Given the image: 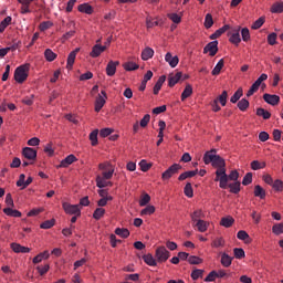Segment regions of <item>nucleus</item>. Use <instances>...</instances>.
I'll use <instances>...</instances> for the list:
<instances>
[{
	"label": "nucleus",
	"instance_id": "f257e3e1",
	"mask_svg": "<svg viewBox=\"0 0 283 283\" xmlns=\"http://www.w3.org/2000/svg\"><path fill=\"white\" fill-rule=\"evenodd\" d=\"M203 163L205 165H212L216 171V179L214 181L218 182L221 189H227V163L224 158L218 155V150L211 149L205 153L203 155Z\"/></svg>",
	"mask_w": 283,
	"mask_h": 283
},
{
	"label": "nucleus",
	"instance_id": "f03ea898",
	"mask_svg": "<svg viewBox=\"0 0 283 283\" xmlns=\"http://www.w3.org/2000/svg\"><path fill=\"white\" fill-rule=\"evenodd\" d=\"M30 72V64H22L18 66L14 71V81L17 83H25L28 81V74Z\"/></svg>",
	"mask_w": 283,
	"mask_h": 283
},
{
	"label": "nucleus",
	"instance_id": "7ed1b4c3",
	"mask_svg": "<svg viewBox=\"0 0 283 283\" xmlns=\"http://www.w3.org/2000/svg\"><path fill=\"white\" fill-rule=\"evenodd\" d=\"M155 258L159 263L167 262L169 258H171V253L168 251L167 248L161 245L156 249Z\"/></svg>",
	"mask_w": 283,
	"mask_h": 283
},
{
	"label": "nucleus",
	"instance_id": "20e7f679",
	"mask_svg": "<svg viewBox=\"0 0 283 283\" xmlns=\"http://www.w3.org/2000/svg\"><path fill=\"white\" fill-rule=\"evenodd\" d=\"M266 78H269V75H266V73H262L258 80L251 85L250 90L247 93V96H253L255 92H258L260 90V86L262 85V83H264V81H266Z\"/></svg>",
	"mask_w": 283,
	"mask_h": 283
},
{
	"label": "nucleus",
	"instance_id": "39448f33",
	"mask_svg": "<svg viewBox=\"0 0 283 283\" xmlns=\"http://www.w3.org/2000/svg\"><path fill=\"white\" fill-rule=\"evenodd\" d=\"M180 169H182V166H180V164L171 165L165 172H163L161 179L169 180L171 177L176 176V174H178Z\"/></svg>",
	"mask_w": 283,
	"mask_h": 283
},
{
	"label": "nucleus",
	"instance_id": "423d86ee",
	"mask_svg": "<svg viewBox=\"0 0 283 283\" xmlns=\"http://www.w3.org/2000/svg\"><path fill=\"white\" fill-rule=\"evenodd\" d=\"M62 207L65 213H67L69 216H81V208L78 207V205L63 202Z\"/></svg>",
	"mask_w": 283,
	"mask_h": 283
},
{
	"label": "nucleus",
	"instance_id": "0eeeda50",
	"mask_svg": "<svg viewBox=\"0 0 283 283\" xmlns=\"http://www.w3.org/2000/svg\"><path fill=\"white\" fill-rule=\"evenodd\" d=\"M229 41L233 45H240L242 39L240 38V27H237L234 29H231V31L228 33Z\"/></svg>",
	"mask_w": 283,
	"mask_h": 283
},
{
	"label": "nucleus",
	"instance_id": "6e6552de",
	"mask_svg": "<svg viewBox=\"0 0 283 283\" xmlns=\"http://www.w3.org/2000/svg\"><path fill=\"white\" fill-rule=\"evenodd\" d=\"M210 56H216L218 54V40H214L212 42H209L205 48H203V54H208Z\"/></svg>",
	"mask_w": 283,
	"mask_h": 283
},
{
	"label": "nucleus",
	"instance_id": "1a4fd4ad",
	"mask_svg": "<svg viewBox=\"0 0 283 283\" xmlns=\"http://www.w3.org/2000/svg\"><path fill=\"white\" fill-rule=\"evenodd\" d=\"M22 156L27 160H36V149L30 148V147H24L22 149Z\"/></svg>",
	"mask_w": 283,
	"mask_h": 283
},
{
	"label": "nucleus",
	"instance_id": "9d476101",
	"mask_svg": "<svg viewBox=\"0 0 283 283\" xmlns=\"http://www.w3.org/2000/svg\"><path fill=\"white\" fill-rule=\"evenodd\" d=\"M105 50H107L106 45L95 44L90 53V56H92V59H98V55L103 54Z\"/></svg>",
	"mask_w": 283,
	"mask_h": 283
},
{
	"label": "nucleus",
	"instance_id": "9b49d317",
	"mask_svg": "<svg viewBox=\"0 0 283 283\" xmlns=\"http://www.w3.org/2000/svg\"><path fill=\"white\" fill-rule=\"evenodd\" d=\"M165 61L170 65V67H177L178 63H180V59H178V55H172L170 52L166 53Z\"/></svg>",
	"mask_w": 283,
	"mask_h": 283
},
{
	"label": "nucleus",
	"instance_id": "f8f14e48",
	"mask_svg": "<svg viewBox=\"0 0 283 283\" xmlns=\"http://www.w3.org/2000/svg\"><path fill=\"white\" fill-rule=\"evenodd\" d=\"M80 51L81 49L77 48L69 54L67 62H66V70H72V67H74V62L76 61V54H78Z\"/></svg>",
	"mask_w": 283,
	"mask_h": 283
},
{
	"label": "nucleus",
	"instance_id": "ddd939ff",
	"mask_svg": "<svg viewBox=\"0 0 283 283\" xmlns=\"http://www.w3.org/2000/svg\"><path fill=\"white\" fill-rule=\"evenodd\" d=\"M263 99L265 101V103H268V105L275 106L280 104V96L277 95H271L269 93H265L263 95Z\"/></svg>",
	"mask_w": 283,
	"mask_h": 283
},
{
	"label": "nucleus",
	"instance_id": "4468645a",
	"mask_svg": "<svg viewBox=\"0 0 283 283\" xmlns=\"http://www.w3.org/2000/svg\"><path fill=\"white\" fill-rule=\"evenodd\" d=\"M182 78V72H177L176 74H170L168 76V86L174 87Z\"/></svg>",
	"mask_w": 283,
	"mask_h": 283
},
{
	"label": "nucleus",
	"instance_id": "2eb2a0df",
	"mask_svg": "<svg viewBox=\"0 0 283 283\" xmlns=\"http://www.w3.org/2000/svg\"><path fill=\"white\" fill-rule=\"evenodd\" d=\"M120 65V62L116 61H109L107 66H106V74L107 76H114L116 74V66Z\"/></svg>",
	"mask_w": 283,
	"mask_h": 283
},
{
	"label": "nucleus",
	"instance_id": "dca6fc26",
	"mask_svg": "<svg viewBox=\"0 0 283 283\" xmlns=\"http://www.w3.org/2000/svg\"><path fill=\"white\" fill-rule=\"evenodd\" d=\"M165 81H167V76L161 75L158 81L156 82L153 92L155 95H158V93L160 92V90H163V85L165 84Z\"/></svg>",
	"mask_w": 283,
	"mask_h": 283
},
{
	"label": "nucleus",
	"instance_id": "f3484780",
	"mask_svg": "<svg viewBox=\"0 0 283 283\" xmlns=\"http://www.w3.org/2000/svg\"><path fill=\"white\" fill-rule=\"evenodd\" d=\"M11 249L14 253H30V248L23 247L19 243H11Z\"/></svg>",
	"mask_w": 283,
	"mask_h": 283
},
{
	"label": "nucleus",
	"instance_id": "a211bd4d",
	"mask_svg": "<svg viewBox=\"0 0 283 283\" xmlns=\"http://www.w3.org/2000/svg\"><path fill=\"white\" fill-rule=\"evenodd\" d=\"M72 163H76V156L69 155L65 159H63L57 168H66L69 165H72Z\"/></svg>",
	"mask_w": 283,
	"mask_h": 283
},
{
	"label": "nucleus",
	"instance_id": "6ab92c4d",
	"mask_svg": "<svg viewBox=\"0 0 283 283\" xmlns=\"http://www.w3.org/2000/svg\"><path fill=\"white\" fill-rule=\"evenodd\" d=\"M233 262V258H231L226 252L221 253V264L224 266V269H229Z\"/></svg>",
	"mask_w": 283,
	"mask_h": 283
},
{
	"label": "nucleus",
	"instance_id": "aec40b11",
	"mask_svg": "<svg viewBox=\"0 0 283 283\" xmlns=\"http://www.w3.org/2000/svg\"><path fill=\"white\" fill-rule=\"evenodd\" d=\"M143 260L148 266H158V260L151 254H146L143 256Z\"/></svg>",
	"mask_w": 283,
	"mask_h": 283
},
{
	"label": "nucleus",
	"instance_id": "412c9836",
	"mask_svg": "<svg viewBox=\"0 0 283 283\" xmlns=\"http://www.w3.org/2000/svg\"><path fill=\"white\" fill-rule=\"evenodd\" d=\"M105 97H103V95L99 94L95 101V112H101L103 107H105Z\"/></svg>",
	"mask_w": 283,
	"mask_h": 283
},
{
	"label": "nucleus",
	"instance_id": "4be33fe9",
	"mask_svg": "<svg viewBox=\"0 0 283 283\" xmlns=\"http://www.w3.org/2000/svg\"><path fill=\"white\" fill-rule=\"evenodd\" d=\"M96 186L99 189H104V187H112V181H107V179H105L101 176H97L96 177Z\"/></svg>",
	"mask_w": 283,
	"mask_h": 283
},
{
	"label": "nucleus",
	"instance_id": "5701e85b",
	"mask_svg": "<svg viewBox=\"0 0 283 283\" xmlns=\"http://www.w3.org/2000/svg\"><path fill=\"white\" fill-rule=\"evenodd\" d=\"M254 196L255 198H261V200H264L266 198V191L264 188H262V186L256 185L254 187Z\"/></svg>",
	"mask_w": 283,
	"mask_h": 283
},
{
	"label": "nucleus",
	"instance_id": "b1692460",
	"mask_svg": "<svg viewBox=\"0 0 283 283\" xmlns=\"http://www.w3.org/2000/svg\"><path fill=\"white\" fill-rule=\"evenodd\" d=\"M190 218L192 222H198V220H202L205 218V212L202 209H197L192 213H190Z\"/></svg>",
	"mask_w": 283,
	"mask_h": 283
},
{
	"label": "nucleus",
	"instance_id": "393cba45",
	"mask_svg": "<svg viewBox=\"0 0 283 283\" xmlns=\"http://www.w3.org/2000/svg\"><path fill=\"white\" fill-rule=\"evenodd\" d=\"M233 222H235V219L233 217L228 216L223 217L220 221L221 227H226V229H229V227H233Z\"/></svg>",
	"mask_w": 283,
	"mask_h": 283
},
{
	"label": "nucleus",
	"instance_id": "a878e982",
	"mask_svg": "<svg viewBox=\"0 0 283 283\" xmlns=\"http://www.w3.org/2000/svg\"><path fill=\"white\" fill-rule=\"evenodd\" d=\"M193 94V87L191 86V84H187L184 92L181 93V101H187V98H189V96H191Z\"/></svg>",
	"mask_w": 283,
	"mask_h": 283
},
{
	"label": "nucleus",
	"instance_id": "bb28decb",
	"mask_svg": "<svg viewBox=\"0 0 283 283\" xmlns=\"http://www.w3.org/2000/svg\"><path fill=\"white\" fill-rule=\"evenodd\" d=\"M78 12H83L84 14H92L94 9L88 3H82L77 8Z\"/></svg>",
	"mask_w": 283,
	"mask_h": 283
},
{
	"label": "nucleus",
	"instance_id": "cd10ccee",
	"mask_svg": "<svg viewBox=\"0 0 283 283\" xmlns=\"http://www.w3.org/2000/svg\"><path fill=\"white\" fill-rule=\"evenodd\" d=\"M3 213H6V216H10V218H21V211L12 208H4Z\"/></svg>",
	"mask_w": 283,
	"mask_h": 283
},
{
	"label": "nucleus",
	"instance_id": "c85d7f7f",
	"mask_svg": "<svg viewBox=\"0 0 283 283\" xmlns=\"http://www.w3.org/2000/svg\"><path fill=\"white\" fill-rule=\"evenodd\" d=\"M193 176H198V170L185 171L178 177V180H187V178H193Z\"/></svg>",
	"mask_w": 283,
	"mask_h": 283
},
{
	"label": "nucleus",
	"instance_id": "c756f323",
	"mask_svg": "<svg viewBox=\"0 0 283 283\" xmlns=\"http://www.w3.org/2000/svg\"><path fill=\"white\" fill-rule=\"evenodd\" d=\"M195 227H197V229L200 233H205V231H207V229H209L207 221H205L202 219L195 222Z\"/></svg>",
	"mask_w": 283,
	"mask_h": 283
},
{
	"label": "nucleus",
	"instance_id": "7c9ffc66",
	"mask_svg": "<svg viewBox=\"0 0 283 283\" xmlns=\"http://www.w3.org/2000/svg\"><path fill=\"white\" fill-rule=\"evenodd\" d=\"M154 57V49L151 48H146L143 52H142V59L143 61H149V59Z\"/></svg>",
	"mask_w": 283,
	"mask_h": 283
},
{
	"label": "nucleus",
	"instance_id": "2f4dec72",
	"mask_svg": "<svg viewBox=\"0 0 283 283\" xmlns=\"http://www.w3.org/2000/svg\"><path fill=\"white\" fill-rule=\"evenodd\" d=\"M222 67H224V59L218 61L214 69L212 70V76H218V74L222 72Z\"/></svg>",
	"mask_w": 283,
	"mask_h": 283
},
{
	"label": "nucleus",
	"instance_id": "473e14b6",
	"mask_svg": "<svg viewBox=\"0 0 283 283\" xmlns=\"http://www.w3.org/2000/svg\"><path fill=\"white\" fill-rule=\"evenodd\" d=\"M272 14H282L283 12V2H276L271 7Z\"/></svg>",
	"mask_w": 283,
	"mask_h": 283
},
{
	"label": "nucleus",
	"instance_id": "72a5a7b5",
	"mask_svg": "<svg viewBox=\"0 0 283 283\" xmlns=\"http://www.w3.org/2000/svg\"><path fill=\"white\" fill-rule=\"evenodd\" d=\"M264 167H266V163L265 161L253 160L251 163V169L253 171H258L259 169H264Z\"/></svg>",
	"mask_w": 283,
	"mask_h": 283
},
{
	"label": "nucleus",
	"instance_id": "f704fd0d",
	"mask_svg": "<svg viewBox=\"0 0 283 283\" xmlns=\"http://www.w3.org/2000/svg\"><path fill=\"white\" fill-rule=\"evenodd\" d=\"M203 25L206 30L213 28V15H211V13L206 14Z\"/></svg>",
	"mask_w": 283,
	"mask_h": 283
},
{
	"label": "nucleus",
	"instance_id": "c9c22d12",
	"mask_svg": "<svg viewBox=\"0 0 283 283\" xmlns=\"http://www.w3.org/2000/svg\"><path fill=\"white\" fill-rule=\"evenodd\" d=\"M90 140H91L92 147H96V145H98V129H94L90 134Z\"/></svg>",
	"mask_w": 283,
	"mask_h": 283
},
{
	"label": "nucleus",
	"instance_id": "e433bc0d",
	"mask_svg": "<svg viewBox=\"0 0 283 283\" xmlns=\"http://www.w3.org/2000/svg\"><path fill=\"white\" fill-rule=\"evenodd\" d=\"M256 116H261L264 120L271 118V113L262 107L256 109Z\"/></svg>",
	"mask_w": 283,
	"mask_h": 283
},
{
	"label": "nucleus",
	"instance_id": "4c0bfd02",
	"mask_svg": "<svg viewBox=\"0 0 283 283\" xmlns=\"http://www.w3.org/2000/svg\"><path fill=\"white\" fill-rule=\"evenodd\" d=\"M115 234L119 238H129V230L127 228H116Z\"/></svg>",
	"mask_w": 283,
	"mask_h": 283
},
{
	"label": "nucleus",
	"instance_id": "58836bf2",
	"mask_svg": "<svg viewBox=\"0 0 283 283\" xmlns=\"http://www.w3.org/2000/svg\"><path fill=\"white\" fill-rule=\"evenodd\" d=\"M12 23V17H7L0 22V32H6V28Z\"/></svg>",
	"mask_w": 283,
	"mask_h": 283
},
{
	"label": "nucleus",
	"instance_id": "ea45409f",
	"mask_svg": "<svg viewBox=\"0 0 283 283\" xmlns=\"http://www.w3.org/2000/svg\"><path fill=\"white\" fill-rule=\"evenodd\" d=\"M140 66L138 64H136V62H126L124 64V70H126V72H134L135 70H138Z\"/></svg>",
	"mask_w": 283,
	"mask_h": 283
},
{
	"label": "nucleus",
	"instance_id": "a19ab883",
	"mask_svg": "<svg viewBox=\"0 0 283 283\" xmlns=\"http://www.w3.org/2000/svg\"><path fill=\"white\" fill-rule=\"evenodd\" d=\"M44 57L46 61H49V63H52V61L56 59V53H54L51 49H46L44 51Z\"/></svg>",
	"mask_w": 283,
	"mask_h": 283
},
{
	"label": "nucleus",
	"instance_id": "79ce46f5",
	"mask_svg": "<svg viewBox=\"0 0 283 283\" xmlns=\"http://www.w3.org/2000/svg\"><path fill=\"white\" fill-rule=\"evenodd\" d=\"M227 98H229V93L227 91H223L222 94L219 95L218 98H216V101H218V103H220L222 107H224L227 105Z\"/></svg>",
	"mask_w": 283,
	"mask_h": 283
},
{
	"label": "nucleus",
	"instance_id": "37998d69",
	"mask_svg": "<svg viewBox=\"0 0 283 283\" xmlns=\"http://www.w3.org/2000/svg\"><path fill=\"white\" fill-rule=\"evenodd\" d=\"M151 201V197L148 193H144L139 200V207H147Z\"/></svg>",
	"mask_w": 283,
	"mask_h": 283
},
{
	"label": "nucleus",
	"instance_id": "c03bdc74",
	"mask_svg": "<svg viewBox=\"0 0 283 283\" xmlns=\"http://www.w3.org/2000/svg\"><path fill=\"white\" fill-rule=\"evenodd\" d=\"M154 213H156V207L154 206H148L140 211V216H151Z\"/></svg>",
	"mask_w": 283,
	"mask_h": 283
},
{
	"label": "nucleus",
	"instance_id": "a18cd8bd",
	"mask_svg": "<svg viewBox=\"0 0 283 283\" xmlns=\"http://www.w3.org/2000/svg\"><path fill=\"white\" fill-rule=\"evenodd\" d=\"M238 107L240 112H247L249 109V102L247 98H242L241 101L238 102Z\"/></svg>",
	"mask_w": 283,
	"mask_h": 283
},
{
	"label": "nucleus",
	"instance_id": "49530a36",
	"mask_svg": "<svg viewBox=\"0 0 283 283\" xmlns=\"http://www.w3.org/2000/svg\"><path fill=\"white\" fill-rule=\"evenodd\" d=\"M211 247H213L214 249H220V247H224V239L222 237L216 238L212 241Z\"/></svg>",
	"mask_w": 283,
	"mask_h": 283
},
{
	"label": "nucleus",
	"instance_id": "de8ad7c7",
	"mask_svg": "<svg viewBox=\"0 0 283 283\" xmlns=\"http://www.w3.org/2000/svg\"><path fill=\"white\" fill-rule=\"evenodd\" d=\"M184 192L187 198H193V188L191 187V182L186 184Z\"/></svg>",
	"mask_w": 283,
	"mask_h": 283
},
{
	"label": "nucleus",
	"instance_id": "09e8293b",
	"mask_svg": "<svg viewBox=\"0 0 283 283\" xmlns=\"http://www.w3.org/2000/svg\"><path fill=\"white\" fill-rule=\"evenodd\" d=\"M103 216H105V209L104 208H96L94 213H93L94 220H101V218H103Z\"/></svg>",
	"mask_w": 283,
	"mask_h": 283
},
{
	"label": "nucleus",
	"instance_id": "8fccbe9b",
	"mask_svg": "<svg viewBox=\"0 0 283 283\" xmlns=\"http://www.w3.org/2000/svg\"><path fill=\"white\" fill-rule=\"evenodd\" d=\"M242 98V88H238V91L231 96L230 103H238Z\"/></svg>",
	"mask_w": 283,
	"mask_h": 283
},
{
	"label": "nucleus",
	"instance_id": "3c124183",
	"mask_svg": "<svg viewBox=\"0 0 283 283\" xmlns=\"http://www.w3.org/2000/svg\"><path fill=\"white\" fill-rule=\"evenodd\" d=\"M233 253H234V258H237V260H242V258L245 256L244 249H242V248H234Z\"/></svg>",
	"mask_w": 283,
	"mask_h": 283
},
{
	"label": "nucleus",
	"instance_id": "603ef678",
	"mask_svg": "<svg viewBox=\"0 0 283 283\" xmlns=\"http://www.w3.org/2000/svg\"><path fill=\"white\" fill-rule=\"evenodd\" d=\"M272 233L274 235H281L283 233V223H276L272 227Z\"/></svg>",
	"mask_w": 283,
	"mask_h": 283
},
{
	"label": "nucleus",
	"instance_id": "864d4df0",
	"mask_svg": "<svg viewBox=\"0 0 283 283\" xmlns=\"http://www.w3.org/2000/svg\"><path fill=\"white\" fill-rule=\"evenodd\" d=\"M228 187H229L231 193H240V181L230 184Z\"/></svg>",
	"mask_w": 283,
	"mask_h": 283
},
{
	"label": "nucleus",
	"instance_id": "5fc2aeb1",
	"mask_svg": "<svg viewBox=\"0 0 283 283\" xmlns=\"http://www.w3.org/2000/svg\"><path fill=\"white\" fill-rule=\"evenodd\" d=\"M55 222H56V220H54V219L46 220L41 223L40 229H52V227H54Z\"/></svg>",
	"mask_w": 283,
	"mask_h": 283
},
{
	"label": "nucleus",
	"instance_id": "6e6d98bb",
	"mask_svg": "<svg viewBox=\"0 0 283 283\" xmlns=\"http://www.w3.org/2000/svg\"><path fill=\"white\" fill-rule=\"evenodd\" d=\"M253 182V174L252 172H248L242 180V185L244 187H247L248 185H251Z\"/></svg>",
	"mask_w": 283,
	"mask_h": 283
},
{
	"label": "nucleus",
	"instance_id": "4d7b16f0",
	"mask_svg": "<svg viewBox=\"0 0 283 283\" xmlns=\"http://www.w3.org/2000/svg\"><path fill=\"white\" fill-rule=\"evenodd\" d=\"M168 19H170L172 23H180V21H182V15H179L178 13H168Z\"/></svg>",
	"mask_w": 283,
	"mask_h": 283
},
{
	"label": "nucleus",
	"instance_id": "13d9d810",
	"mask_svg": "<svg viewBox=\"0 0 283 283\" xmlns=\"http://www.w3.org/2000/svg\"><path fill=\"white\" fill-rule=\"evenodd\" d=\"M264 17L259 18L253 24L252 30H260L264 25Z\"/></svg>",
	"mask_w": 283,
	"mask_h": 283
},
{
	"label": "nucleus",
	"instance_id": "bf43d9fd",
	"mask_svg": "<svg viewBox=\"0 0 283 283\" xmlns=\"http://www.w3.org/2000/svg\"><path fill=\"white\" fill-rule=\"evenodd\" d=\"M238 178H240V172H238V170H232L229 175H227V184L229 180L235 181Z\"/></svg>",
	"mask_w": 283,
	"mask_h": 283
},
{
	"label": "nucleus",
	"instance_id": "052dcab7",
	"mask_svg": "<svg viewBox=\"0 0 283 283\" xmlns=\"http://www.w3.org/2000/svg\"><path fill=\"white\" fill-rule=\"evenodd\" d=\"M112 134H114V129L112 128H103L99 130V136L102 138H107V136H112Z\"/></svg>",
	"mask_w": 283,
	"mask_h": 283
},
{
	"label": "nucleus",
	"instance_id": "680f3d73",
	"mask_svg": "<svg viewBox=\"0 0 283 283\" xmlns=\"http://www.w3.org/2000/svg\"><path fill=\"white\" fill-rule=\"evenodd\" d=\"M268 43L269 45H275L277 43V33H270L268 35Z\"/></svg>",
	"mask_w": 283,
	"mask_h": 283
},
{
	"label": "nucleus",
	"instance_id": "e2e57ef3",
	"mask_svg": "<svg viewBox=\"0 0 283 283\" xmlns=\"http://www.w3.org/2000/svg\"><path fill=\"white\" fill-rule=\"evenodd\" d=\"M241 36H242V41H249L251 39V33L249 32L248 28H243L241 30Z\"/></svg>",
	"mask_w": 283,
	"mask_h": 283
},
{
	"label": "nucleus",
	"instance_id": "0e129e2a",
	"mask_svg": "<svg viewBox=\"0 0 283 283\" xmlns=\"http://www.w3.org/2000/svg\"><path fill=\"white\" fill-rule=\"evenodd\" d=\"M17 187H21V190L25 189V175L21 174L17 181Z\"/></svg>",
	"mask_w": 283,
	"mask_h": 283
},
{
	"label": "nucleus",
	"instance_id": "69168bd1",
	"mask_svg": "<svg viewBox=\"0 0 283 283\" xmlns=\"http://www.w3.org/2000/svg\"><path fill=\"white\" fill-rule=\"evenodd\" d=\"M273 189H275V191H282L283 189V181L280 179H276L273 184H272Z\"/></svg>",
	"mask_w": 283,
	"mask_h": 283
},
{
	"label": "nucleus",
	"instance_id": "338daca9",
	"mask_svg": "<svg viewBox=\"0 0 283 283\" xmlns=\"http://www.w3.org/2000/svg\"><path fill=\"white\" fill-rule=\"evenodd\" d=\"M38 272L40 275H45V273H48V271H50V264H45L44 266L39 265L36 268Z\"/></svg>",
	"mask_w": 283,
	"mask_h": 283
},
{
	"label": "nucleus",
	"instance_id": "774afa93",
	"mask_svg": "<svg viewBox=\"0 0 283 283\" xmlns=\"http://www.w3.org/2000/svg\"><path fill=\"white\" fill-rule=\"evenodd\" d=\"M237 238L238 240H249V233H247V231L244 230H240L238 233H237Z\"/></svg>",
	"mask_w": 283,
	"mask_h": 283
}]
</instances>
